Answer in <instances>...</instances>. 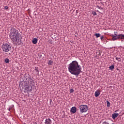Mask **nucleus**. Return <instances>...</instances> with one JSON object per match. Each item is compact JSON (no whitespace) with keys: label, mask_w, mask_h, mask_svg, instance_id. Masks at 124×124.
<instances>
[{"label":"nucleus","mask_w":124,"mask_h":124,"mask_svg":"<svg viewBox=\"0 0 124 124\" xmlns=\"http://www.w3.org/2000/svg\"><path fill=\"white\" fill-rule=\"evenodd\" d=\"M4 62H6V63H9V62H10V61H9V59L8 58H6L4 60Z\"/></svg>","instance_id":"obj_15"},{"label":"nucleus","mask_w":124,"mask_h":124,"mask_svg":"<svg viewBox=\"0 0 124 124\" xmlns=\"http://www.w3.org/2000/svg\"><path fill=\"white\" fill-rule=\"evenodd\" d=\"M74 93V90L73 89H71L70 90V93Z\"/></svg>","instance_id":"obj_22"},{"label":"nucleus","mask_w":124,"mask_h":124,"mask_svg":"<svg viewBox=\"0 0 124 124\" xmlns=\"http://www.w3.org/2000/svg\"><path fill=\"white\" fill-rule=\"evenodd\" d=\"M96 7H97L98 9H100L101 10H103V8H102L101 6H98V5H96Z\"/></svg>","instance_id":"obj_17"},{"label":"nucleus","mask_w":124,"mask_h":124,"mask_svg":"<svg viewBox=\"0 0 124 124\" xmlns=\"http://www.w3.org/2000/svg\"><path fill=\"white\" fill-rule=\"evenodd\" d=\"M118 39H124V34H119L118 35Z\"/></svg>","instance_id":"obj_11"},{"label":"nucleus","mask_w":124,"mask_h":124,"mask_svg":"<svg viewBox=\"0 0 124 124\" xmlns=\"http://www.w3.org/2000/svg\"><path fill=\"white\" fill-rule=\"evenodd\" d=\"M34 73L35 75H38V74H39V70H38V67H35Z\"/></svg>","instance_id":"obj_9"},{"label":"nucleus","mask_w":124,"mask_h":124,"mask_svg":"<svg viewBox=\"0 0 124 124\" xmlns=\"http://www.w3.org/2000/svg\"><path fill=\"white\" fill-rule=\"evenodd\" d=\"M123 39L124 40V34H123Z\"/></svg>","instance_id":"obj_26"},{"label":"nucleus","mask_w":124,"mask_h":124,"mask_svg":"<svg viewBox=\"0 0 124 124\" xmlns=\"http://www.w3.org/2000/svg\"><path fill=\"white\" fill-rule=\"evenodd\" d=\"M48 64L49 65H52V64H53V61H52L51 60H49L48 62Z\"/></svg>","instance_id":"obj_16"},{"label":"nucleus","mask_w":124,"mask_h":124,"mask_svg":"<svg viewBox=\"0 0 124 124\" xmlns=\"http://www.w3.org/2000/svg\"><path fill=\"white\" fill-rule=\"evenodd\" d=\"M45 124H52V120L50 118L46 119Z\"/></svg>","instance_id":"obj_7"},{"label":"nucleus","mask_w":124,"mask_h":124,"mask_svg":"<svg viewBox=\"0 0 124 124\" xmlns=\"http://www.w3.org/2000/svg\"><path fill=\"white\" fill-rule=\"evenodd\" d=\"M107 107H110V102L108 101H107Z\"/></svg>","instance_id":"obj_19"},{"label":"nucleus","mask_w":124,"mask_h":124,"mask_svg":"<svg viewBox=\"0 0 124 124\" xmlns=\"http://www.w3.org/2000/svg\"><path fill=\"white\" fill-rule=\"evenodd\" d=\"M101 4H102V2H101Z\"/></svg>","instance_id":"obj_28"},{"label":"nucleus","mask_w":124,"mask_h":124,"mask_svg":"<svg viewBox=\"0 0 124 124\" xmlns=\"http://www.w3.org/2000/svg\"><path fill=\"white\" fill-rule=\"evenodd\" d=\"M116 60L118 62H122V59H121V58L116 57Z\"/></svg>","instance_id":"obj_18"},{"label":"nucleus","mask_w":124,"mask_h":124,"mask_svg":"<svg viewBox=\"0 0 124 124\" xmlns=\"http://www.w3.org/2000/svg\"><path fill=\"white\" fill-rule=\"evenodd\" d=\"M4 8H5V9H6V10H7V9H8V6H5Z\"/></svg>","instance_id":"obj_24"},{"label":"nucleus","mask_w":124,"mask_h":124,"mask_svg":"<svg viewBox=\"0 0 124 124\" xmlns=\"http://www.w3.org/2000/svg\"><path fill=\"white\" fill-rule=\"evenodd\" d=\"M9 37L11 40L14 42V44H19L20 43V38H22L20 36L19 31L14 28H12L10 30V32L9 35Z\"/></svg>","instance_id":"obj_2"},{"label":"nucleus","mask_w":124,"mask_h":124,"mask_svg":"<svg viewBox=\"0 0 124 124\" xmlns=\"http://www.w3.org/2000/svg\"><path fill=\"white\" fill-rule=\"evenodd\" d=\"M103 38H104V37H103V36H102L100 37L101 40L103 41Z\"/></svg>","instance_id":"obj_23"},{"label":"nucleus","mask_w":124,"mask_h":124,"mask_svg":"<svg viewBox=\"0 0 124 124\" xmlns=\"http://www.w3.org/2000/svg\"><path fill=\"white\" fill-rule=\"evenodd\" d=\"M115 112H118V110H115Z\"/></svg>","instance_id":"obj_27"},{"label":"nucleus","mask_w":124,"mask_h":124,"mask_svg":"<svg viewBox=\"0 0 124 124\" xmlns=\"http://www.w3.org/2000/svg\"><path fill=\"white\" fill-rule=\"evenodd\" d=\"M95 35L96 38H98V37H99V36H100V34L99 33H95Z\"/></svg>","instance_id":"obj_20"},{"label":"nucleus","mask_w":124,"mask_h":124,"mask_svg":"<svg viewBox=\"0 0 124 124\" xmlns=\"http://www.w3.org/2000/svg\"><path fill=\"white\" fill-rule=\"evenodd\" d=\"M109 68L110 70H111V71H113V69H114V68H115V66L114 65H111V66H110L109 67Z\"/></svg>","instance_id":"obj_14"},{"label":"nucleus","mask_w":124,"mask_h":124,"mask_svg":"<svg viewBox=\"0 0 124 124\" xmlns=\"http://www.w3.org/2000/svg\"><path fill=\"white\" fill-rule=\"evenodd\" d=\"M92 14H93V16H96V15H97V14H96V12H95V11L92 12Z\"/></svg>","instance_id":"obj_21"},{"label":"nucleus","mask_w":124,"mask_h":124,"mask_svg":"<svg viewBox=\"0 0 124 124\" xmlns=\"http://www.w3.org/2000/svg\"><path fill=\"white\" fill-rule=\"evenodd\" d=\"M117 39H119L118 38V35H113L112 40L113 41H115V40H117Z\"/></svg>","instance_id":"obj_12"},{"label":"nucleus","mask_w":124,"mask_h":124,"mask_svg":"<svg viewBox=\"0 0 124 124\" xmlns=\"http://www.w3.org/2000/svg\"><path fill=\"white\" fill-rule=\"evenodd\" d=\"M79 110L81 113H86L89 110V107L86 105H81L79 106Z\"/></svg>","instance_id":"obj_5"},{"label":"nucleus","mask_w":124,"mask_h":124,"mask_svg":"<svg viewBox=\"0 0 124 124\" xmlns=\"http://www.w3.org/2000/svg\"><path fill=\"white\" fill-rule=\"evenodd\" d=\"M68 69L71 74L76 76H78L82 71V67L76 61H73L68 65Z\"/></svg>","instance_id":"obj_1"},{"label":"nucleus","mask_w":124,"mask_h":124,"mask_svg":"<svg viewBox=\"0 0 124 124\" xmlns=\"http://www.w3.org/2000/svg\"><path fill=\"white\" fill-rule=\"evenodd\" d=\"M100 94V92L98 91H96L94 93V95L96 97H97L99 96V95Z\"/></svg>","instance_id":"obj_10"},{"label":"nucleus","mask_w":124,"mask_h":124,"mask_svg":"<svg viewBox=\"0 0 124 124\" xmlns=\"http://www.w3.org/2000/svg\"><path fill=\"white\" fill-rule=\"evenodd\" d=\"M77 111V108L75 107H72L70 111L71 113H73L74 114L75 113H76V111Z\"/></svg>","instance_id":"obj_6"},{"label":"nucleus","mask_w":124,"mask_h":124,"mask_svg":"<svg viewBox=\"0 0 124 124\" xmlns=\"http://www.w3.org/2000/svg\"><path fill=\"white\" fill-rule=\"evenodd\" d=\"M32 42L33 44H36V43H37V39L36 38H34L32 39Z\"/></svg>","instance_id":"obj_13"},{"label":"nucleus","mask_w":124,"mask_h":124,"mask_svg":"<svg viewBox=\"0 0 124 124\" xmlns=\"http://www.w3.org/2000/svg\"><path fill=\"white\" fill-rule=\"evenodd\" d=\"M119 116V113H114L112 114V118L113 120H116V118H117Z\"/></svg>","instance_id":"obj_8"},{"label":"nucleus","mask_w":124,"mask_h":124,"mask_svg":"<svg viewBox=\"0 0 124 124\" xmlns=\"http://www.w3.org/2000/svg\"><path fill=\"white\" fill-rule=\"evenodd\" d=\"M32 83H33V80L31 78H27L26 81L24 82L23 84L25 91H26V92H31L32 91V86H31Z\"/></svg>","instance_id":"obj_3"},{"label":"nucleus","mask_w":124,"mask_h":124,"mask_svg":"<svg viewBox=\"0 0 124 124\" xmlns=\"http://www.w3.org/2000/svg\"><path fill=\"white\" fill-rule=\"evenodd\" d=\"M1 48L3 52H5V53H8L9 51H11V46H10L9 44H3Z\"/></svg>","instance_id":"obj_4"},{"label":"nucleus","mask_w":124,"mask_h":124,"mask_svg":"<svg viewBox=\"0 0 124 124\" xmlns=\"http://www.w3.org/2000/svg\"><path fill=\"white\" fill-rule=\"evenodd\" d=\"M114 35H117V31H114Z\"/></svg>","instance_id":"obj_25"}]
</instances>
